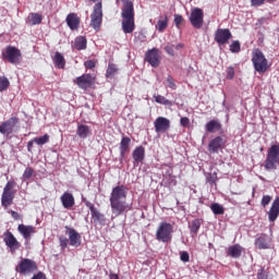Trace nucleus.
<instances>
[{
    "instance_id": "nucleus-33",
    "label": "nucleus",
    "mask_w": 279,
    "mask_h": 279,
    "mask_svg": "<svg viewBox=\"0 0 279 279\" xmlns=\"http://www.w3.org/2000/svg\"><path fill=\"white\" fill-rule=\"evenodd\" d=\"M134 20H122V32L125 34H132L134 32Z\"/></svg>"
},
{
    "instance_id": "nucleus-10",
    "label": "nucleus",
    "mask_w": 279,
    "mask_h": 279,
    "mask_svg": "<svg viewBox=\"0 0 279 279\" xmlns=\"http://www.w3.org/2000/svg\"><path fill=\"white\" fill-rule=\"evenodd\" d=\"M226 148V141L221 136H216L211 138L208 143L207 149L209 154H219Z\"/></svg>"
},
{
    "instance_id": "nucleus-45",
    "label": "nucleus",
    "mask_w": 279,
    "mask_h": 279,
    "mask_svg": "<svg viewBox=\"0 0 279 279\" xmlns=\"http://www.w3.org/2000/svg\"><path fill=\"white\" fill-rule=\"evenodd\" d=\"M230 51L231 53H239V51H241V43H239V40L233 41L230 45Z\"/></svg>"
},
{
    "instance_id": "nucleus-62",
    "label": "nucleus",
    "mask_w": 279,
    "mask_h": 279,
    "mask_svg": "<svg viewBox=\"0 0 279 279\" xmlns=\"http://www.w3.org/2000/svg\"><path fill=\"white\" fill-rule=\"evenodd\" d=\"M222 106H226V100H223Z\"/></svg>"
},
{
    "instance_id": "nucleus-31",
    "label": "nucleus",
    "mask_w": 279,
    "mask_h": 279,
    "mask_svg": "<svg viewBox=\"0 0 279 279\" xmlns=\"http://www.w3.org/2000/svg\"><path fill=\"white\" fill-rule=\"evenodd\" d=\"M76 134L80 138H88V136H90V126L86 124H78Z\"/></svg>"
},
{
    "instance_id": "nucleus-19",
    "label": "nucleus",
    "mask_w": 279,
    "mask_h": 279,
    "mask_svg": "<svg viewBox=\"0 0 279 279\" xmlns=\"http://www.w3.org/2000/svg\"><path fill=\"white\" fill-rule=\"evenodd\" d=\"M60 202L66 210H71L73 206H75V196L71 194V192H64L61 197Z\"/></svg>"
},
{
    "instance_id": "nucleus-57",
    "label": "nucleus",
    "mask_w": 279,
    "mask_h": 279,
    "mask_svg": "<svg viewBox=\"0 0 279 279\" xmlns=\"http://www.w3.org/2000/svg\"><path fill=\"white\" fill-rule=\"evenodd\" d=\"M267 0H251V4L255 8L263 5Z\"/></svg>"
},
{
    "instance_id": "nucleus-44",
    "label": "nucleus",
    "mask_w": 279,
    "mask_h": 279,
    "mask_svg": "<svg viewBox=\"0 0 279 279\" xmlns=\"http://www.w3.org/2000/svg\"><path fill=\"white\" fill-rule=\"evenodd\" d=\"M34 141L36 145H47L49 143V135L45 134L40 137H34Z\"/></svg>"
},
{
    "instance_id": "nucleus-35",
    "label": "nucleus",
    "mask_w": 279,
    "mask_h": 279,
    "mask_svg": "<svg viewBox=\"0 0 279 279\" xmlns=\"http://www.w3.org/2000/svg\"><path fill=\"white\" fill-rule=\"evenodd\" d=\"M86 45H87V41H86V37L84 36L76 37L74 40V47L75 49H77V51H82L86 49Z\"/></svg>"
},
{
    "instance_id": "nucleus-61",
    "label": "nucleus",
    "mask_w": 279,
    "mask_h": 279,
    "mask_svg": "<svg viewBox=\"0 0 279 279\" xmlns=\"http://www.w3.org/2000/svg\"><path fill=\"white\" fill-rule=\"evenodd\" d=\"M89 1H93V3H97V1H101V0H89Z\"/></svg>"
},
{
    "instance_id": "nucleus-49",
    "label": "nucleus",
    "mask_w": 279,
    "mask_h": 279,
    "mask_svg": "<svg viewBox=\"0 0 279 279\" xmlns=\"http://www.w3.org/2000/svg\"><path fill=\"white\" fill-rule=\"evenodd\" d=\"M184 23V17L180 14H174V25L178 29H180V25Z\"/></svg>"
},
{
    "instance_id": "nucleus-9",
    "label": "nucleus",
    "mask_w": 279,
    "mask_h": 279,
    "mask_svg": "<svg viewBox=\"0 0 279 279\" xmlns=\"http://www.w3.org/2000/svg\"><path fill=\"white\" fill-rule=\"evenodd\" d=\"M190 23L194 29H202V27H204V10L201 8L192 9Z\"/></svg>"
},
{
    "instance_id": "nucleus-14",
    "label": "nucleus",
    "mask_w": 279,
    "mask_h": 279,
    "mask_svg": "<svg viewBox=\"0 0 279 279\" xmlns=\"http://www.w3.org/2000/svg\"><path fill=\"white\" fill-rule=\"evenodd\" d=\"M255 247H257V250H270L271 247V236L262 233V234H257L255 238Z\"/></svg>"
},
{
    "instance_id": "nucleus-4",
    "label": "nucleus",
    "mask_w": 279,
    "mask_h": 279,
    "mask_svg": "<svg viewBox=\"0 0 279 279\" xmlns=\"http://www.w3.org/2000/svg\"><path fill=\"white\" fill-rule=\"evenodd\" d=\"M173 236V225L169 222H161L156 231L157 241L161 243H169Z\"/></svg>"
},
{
    "instance_id": "nucleus-50",
    "label": "nucleus",
    "mask_w": 279,
    "mask_h": 279,
    "mask_svg": "<svg viewBox=\"0 0 279 279\" xmlns=\"http://www.w3.org/2000/svg\"><path fill=\"white\" fill-rule=\"evenodd\" d=\"M226 74H227V80H234V75H235L234 68L232 66L227 68Z\"/></svg>"
},
{
    "instance_id": "nucleus-46",
    "label": "nucleus",
    "mask_w": 279,
    "mask_h": 279,
    "mask_svg": "<svg viewBox=\"0 0 279 279\" xmlns=\"http://www.w3.org/2000/svg\"><path fill=\"white\" fill-rule=\"evenodd\" d=\"M162 175L163 178H168L169 175H173V168L168 165L162 166Z\"/></svg>"
},
{
    "instance_id": "nucleus-32",
    "label": "nucleus",
    "mask_w": 279,
    "mask_h": 279,
    "mask_svg": "<svg viewBox=\"0 0 279 279\" xmlns=\"http://www.w3.org/2000/svg\"><path fill=\"white\" fill-rule=\"evenodd\" d=\"M180 49H184V44H178V45L167 44L165 47L166 53L172 57L175 56V50L180 51Z\"/></svg>"
},
{
    "instance_id": "nucleus-59",
    "label": "nucleus",
    "mask_w": 279,
    "mask_h": 279,
    "mask_svg": "<svg viewBox=\"0 0 279 279\" xmlns=\"http://www.w3.org/2000/svg\"><path fill=\"white\" fill-rule=\"evenodd\" d=\"M34 143H36V142L34 141V138L31 140V141L27 143V151H32V148L34 147Z\"/></svg>"
},
{
    "instance_id": "nucleus-8",
    "label": "nucleus",
    "mask_w": 279,
    "mask_h": 279,
    "mask_svg": "<svg viewBox=\"0 0 279 279\" xmlns=\"http://www.w3.org/2000/svg\"><path fill=\"white\" fill-rule=\"evenodd\" d=\"M36 269H38V265H36V262L29 258H23L16 266L15 271H17V274L26 276V274H34Z\"/></svg>"
},
{
    "instance_id": "nucleus-23",
    "label": "nucleus",
    "mask_w": 279,
    "mask_h": 279,
    "mask_svg": "<svg viewBox=\"0 0 279 279\" xmlns=\"http://www.w3.org/2000/svg\"><path fill=\"white\" fill-rule=\"evenodd\" d=\"M279 215V197H277L270 207V210L268 211V220L274 222L276 219H278Z\"/></svg>"
},
{
    "instance_id": "nucleus-3",
    "label": "nucleus",
    "mask_w": 279,
    "mask_h": 279,
    "mask_svg": "<svg viewBox=\"0 0 279 279\" xmlns=\"http://www.w3.org/2000/svg\"><path fill=\"white\" fill-rule=\"evenodd\" d=\"M14 186L16 183L14 181H8L5 186L3 187L2 195H1V206L4 210H8L12 204H14V197L16 192L14 191Z\"/></svg>"
},
{
    "instance_id": "nucleus-29",
    "label": "nucleus",
    "mask_w": 279,
    "mask_h": 279,
    "mask_svg": "<svg viewBox=\"0 0 279 279\" xmlns=\"http://www.w3.org/2000/svg\"><path fill=\"white\" fill-rule=\"evenodd\" d=\"M133 160L134 162H143V160H145V147L137 146L133 150Z\"/></svg>"
},
{
    "instance_id": "nucleus-41",
    "label": "nucleus",
    "mask_w": 279,
    "mask_h": 279,
    "mask_svg": "<svg viewBox=\"0 0 279 279\" xmlns=\"http://www.w3.org/2000/svg\"><path fill=\"white\" fill-rule=\"evenodd\" d=\"M162 183L165 186H175L178 184V181L175 180V175L170 174L169 177H165L162 179Z\"/></svg>"
},
{
    "instance_id": "nucleus-6",
    "label": "nucleus",
    "mask_w": 279,
    "mask_h": 279,
    "mask_svg": "<svg viewBox=\"0 0 279 279\" xmlns=\"http://www.w3.org/2000/svg\"><path fill=\"white\" fill-rule=\"evenodd\" d=\"M90 19V27H93V29H95L96 32H99V29H101V21L104 20V10L101 2H97L94 5Z\"/></svg>"
},
{
    "instance_id": "nucleus-39",
    "label": "nucleus",
    "mask_w": 279,
    "mask_h": 279,
    "mask_svg": "<svg viewBox=\"0 0 279 279\" xmlns=\"http://www.w3.org/2000/svg\"><path fill=\"white\" fill-rule=\"evenodd\" d=\"M156 104H160L161 106H173V102L171 100L167 99L162 95L154 96Z\"/></svg>"
},
{
    "instance_id": "nucleus-48",
    "label": "nucleus",
    "mask_w": 279,
    "mask_h": 279,
    "mask_svg": "<svg viewBox=\"0 0 279 279\" xmlns=\"http://www.w3.org/2000/svg\"><path fill=\"white\" fill-rule=\"evenodd\" d=\"M7 213L11 215L12 219H14L15 221H21V219H23V216H21V214H19L17 211L8 209Z\"/></svg>"
},
{
    "instance_id": "nucleus-54",
    "label": "nucleus",
    "mask_w": 279,
    "mask_h": 279,
    "mask_svg": "<svg viewBox=\"0 0 279 279\" xmlns=\"http://www.w3.org/2000/svg\"><path fill=\"white\" fill-rule=\"evenodd\" d=\"M83 202H84L85 206L87 208H89L90 214L94 213L95 210H97V208L95 207V205L93 203H90V201H86V198H83Z\"/></svg>"
},
{
    "instance_id": "nucleus-37",
    "label": "nucleus",
    "mask_w": 279,
    "mask_h": 279,
    "mask_svg": "<svg viewBox=\"0 0 279 279\" xmlns=\"http://www.w3.org/2000/svg\"><path fill=\"white\" fill-rule=\"evenodd\" d=\"M166 88H170V90H178V85L175 84V78L173 76L168 75L165 81Z\"/></svg>"
},
{
    "instance_id": "nucleus-51",
    "label": "nucleus",
    "mask_w": 279,
    "mask_h": 279,
    "mask_svg": "<svg viewBox=\"0 0 279 279\" xmlns=\"http://www.w3.org/2000/svg\"><path fill=\"white\" fill-rule=\"evenodd\" d=\"M180 258L182 263H189L191 260V256L189 255V252L183 251L180 253Z\"/></svg>"
},
{
    "instance_id": "nucleus-58",
    "label": "nucleus",
    "mask_w": 279,
    "mask_h": 279,
    "mask_svg": "<svg viewBox=\"0 0 279 279\" xmlns=\"http://www.w3.org/2000/svg\"><path fill=\"white\" fill-rule=\"evenodd\" d=\"M32 279H47V276L43 271H39L36 275H34Z\"/></svg>"
},
{
    "instance_id": "nucleus-24",
    "label": "nucleus",
    "mask_w": 279,
    "mask_h": 279,
    "mask_svg": "<svg viewBox=\"0 0 279 279\" xmlns=\"http://www.w3.org/2000/svg\"><path fill=\"white\" fill-rule=\"evenodd\" d=\"M132 143V138L124 136L120 142V157L125 158V154L130 151V144Z\"/></svg>"
},
{
    "instance_id": "nucleus-16",
    "label": "nucleus",
    "mask_w": 279,
    "mask_h": 279,
    "mask_svg": "<svg viewBox=\"0 0 279 279\" xmlns=\"http://www.w3.org/2000/svg\"><path fill=\"white\" fill-rule=\"evenodd\" d=\"M155 131L157 134L168 132V130L171 128V121L165 117H158L155 122Z\"/></svg>"
},
{
    "instance_id": "nucleus-5",
    "label": "nucleus",
    "mask_w": 279,
    "mask_h": 279,
    "mask_svg": "<svg viewBox=\"0 0 279 279\" xmlns=\"http://www.w3.org/2000/svg\"><path fill=\"white\" fill-rule=\"evenodd\" d=\"M21 58V50L14 46H7L5 49L2 50V60L10 62V64H20Z\"/></svg>"
},
{
    "instance_id": "nucleus-7",
    "label": "nucleus",
    "mask_w": 279,
    "mask_h": 279,
    "mask_svg": "<svg viewBox=\"0 0 279 279\" xmlns=\"http://www.w3.org/2000/svg\"><path fill=\"white\" fill-rule=\"evenodd\" d=\"M252 62L257 73H265L268 69L267 58H265V54L259 49L253 52Z\"/></svg>"
},
{
    "instance_id": "nucleus-42",
    "label": "nucleus",
    "mask_w": 279,
    "mask_h": 279,
    "mask_svg": "<svg viewBox=\"0 0 279 279\" xmlns=\"http://www.w3.org/2000/svg\"><path fill=\"white\" fill-rule=\"evenodd\" d=\"M210 210L214 213V215H223V213H226V210L219 203L211 204Z\"/></svg>"
},
{
    "instance_id": "nucleus-1",
    "label": "nucleus",
    "mask_w": 279,
    "mask_h": 279,
    "mask_svg": "<svg viewBox=\"0 0 279 279\" xmlns=\"http://www.w3.org/2000/svg\"><path fill=\"white\" fill-rule=\"evenodd\" d=\"M128 186L117 185L112 189L109 202L111 206L112 215L120 217V215H125L132 210V204H129L128 201Z\"/></svg>"
},
{
    "instance_id": "nucleus-55",
    "label": "nucleus",
    "mask_w": 279,
    "mask_h": 279,
    "mask_svg": "<svg viewBox=\"0 0 279 279\" xmlns=\"http://www.w3.org/2000/svg\"><path fill=\"white\" fill-rule=\"evenodd\" d=\"M270 202H271V196H269V195L263 196L262 206H264V208H265L266 206H269Z\"/></svg>"
},
{
    "instance_id": "nucleus-13",
    "label": "nucleus",
    "mask_w": 279,
    "mask_h": 279,
    "mask_svg": "<svg viewBox=\"0 0 279 279\" xmlns=\"http://www.w3.org/2000/svg\"><path fill=\"white\" fill-rule=\"evenodd\" d=\"M19 123V118L12 117L9 120L4 121L2 124H0V134H3L4 136H10L12 132H14V128H16V124Z\"/></svg>"
},
{
    "instance_id": "nucleus-21",
    "label": "nucleus",
    "mask_w": 279,
    "mask_h": 279,
    "mask_svg": "<svg viewBox=\"0 0 279 279\" xmlns=\"http://www.w3.org/2000/svg\"><path fill=\"white\" fill-rule=\"evenodd\" d=\"M245 248L241 244H233L227 248V256L230 258H241Z\"/></svg>"
},
{
    "instance_id": "nucleus-17",
    "label": "nucleus",
    "mask_w": 279,
    "mask_h": 279,
    "mask_svg": "<svg viewBox=\"0 0 279 279\" xmlns=\"http://www.w3.org/2000/svg\"><path fill=\"white\" fill-rule=\"evenodd\" d=\"M65 230L70 239V245H72V247H80V245H82V235L73 228L65 227Z\"/></svg>"
},
{
    "instance_id": "nucleus-25",
    "label": "nucleus",
    "mask_w": 279,
    "mask_h": 279,
    "mask_svg": "<svg viewBox=\"0 0 279 279\" xmlns=\"http://www.w3.org/2000/svg\"><path fill=\"white\" fill-rule=\"evenodd\" d=\"M43 23V15L39 13H29L26 17V25H40Z\"/></svg>"
},
{
    "instance_id": "nucleus-18",
    "label": "nucleus",
    "mask_w": 279,
    "mask_h": 279,
    "mask_svg": "<svg viewBox=\"0 0 279 279\" xmlns=\"http://www.w3.org/2000/svg\"><path fill=\"white\" fill-rule=\"evenodd\" d=\"M121 17L123 20H134V3L130 0L123 2Z\"/></svg>"
},
{
    "instance_id": "nucleus-47",
    "label": "nucleus",
    "mask_w": 279,
    "mask_h": 279,
    "mask_svg": "<svg viewBox=\"0 0 279 279\" xmlns=\"http://www.w3.org/2000/svg\"><path fill=\"white\" fill-rule=\"evenodd\" d=\"M206 182L210 184V186L217 184V172L209 173L206 178Z\"/></svg>"
},
{
    "instance_id": "nucleus-60",
    "label": "nucleus",
    "mask_w": 279,
    "mask_h": 279,
    "mask_svg": "<svg viewBox=\"0 0 279 279\" xmlns=\"http://www.w3.org/2000/svg\"><path fill=\"white\" fill-rule=\"evenodd\" d=\"M109 278H110V279H119V275H117V274H110V275H109Z\"/></svg>"
},
{
    "instance_id": "nucleus-34",
    "label": "nucleus",
    "mask_w": 279,
    "mask_h": 279,
    "mask_svg": "<svg viewBox=\"0 0 279 279\" xmlns=\"http://www.w3.org/2000/svg\"><path fill=\"white\" fill-rule=\"evenodd\" d=\"M167 27H169V17L167 15H165L163 19L158 20L156 29H157V32H160V34H162V32H165V29H167Z\"/></svg>"
},
{
    "instance_id": "nucleus-56",
    "label": "nucleus",
    "mask_w": 279,
    "mask_h": 279,
    "mask_svg": "<svg viewBox=\"0 0 279 279\" xmlns=\"http://www.w3.org/2000/svg\"><path fill=\"white\" fill-rule=\"evenodd\" d=\"M180 123L182 125V128H189L191 120L186 117L181 118Z\"/></svg>"
},
{
    "instance_id": "nucleus-40",
    "label": "nucleus",
    "mask_w": 279,
    "mask_h": 279,
    "mask_svg": "<svg viewBox=\"0 0 279 279\" xmlns=\"http://www.w3.org/2000/svg\"><path fill=\"white\" fill-rule=\"evenodd\" d=\"M35 171L32 167H26L23 174H22V181L27 182V180H32V177L34 175Z\"/></svg>"
},
{
    "instance_id": "nucleus-22",
    "label": "nucleus",
    "mask_w": 279,
    "mask_h": 279,
    "mask_svg": "<svg viewBox=\"0 0 279 279\" xmlns=\"http://www.w3.org/2000/svg\"><path fill=\"white\" fill-rule=\"evenodd\" d=\"M75 82L77 86H80L83 90H86V88H89L90 84H93V75L83 74L82 76L76 77Z\"/></svg>"
},
{
    "instance_id": "nucleus-20",
    "label": "nucleus",
    "mask_w": 279,
    "mask_h": 279,
    "mask_svg": "<svg viewBox=\"0 0 279 279\" xmlns=\"http://www.w3.org/2000/svg\"><path fill=\"white\" fill-rule=\"evenodd\" d=\"M17 231L26 241L32 239V234H36V227L27 225H19Z\"/></svg>"
},
{
    "instance_id": "nucleus-2",
    "label": "nucleus",
    "mask_w": 279,
    "mask_h": 279,
    "mask_svg": "<svg viewBox=\"0 0 279 279\" xmlns=\"http://www.w3.org/2000/svg\"><path fill=\"white\" fill-rule=\"evenodd\" d=\"M279 167V142L271 144L267 149L264 168L266 171H276Z\"/></svg>"
},
{
    "instance_id": "nucleus-27",
    "label": "nucleus",
    "mask_w": 279,
    "mask_h": 279,
    "mask_svg": "<svg viewBox=\"0 0 279 279\" xmlns=\"http://www.w3.org/2000/svg\"><path fill=\"white\" fill-rule=\"evenodd\" d=\"M66 23L70 29H77V27H80V19L75 13H70L66 16Z\"/></svg>"
},
{
    "instance_id": "nucleus-43",
    "label": "nucleus",
    "mask_w": 279,
    "mask_h": 279,
    "mask_svg": "<svg viewBox=\"0 0 279 279\" xmlns=\"http://www.w3.org/2000/svg\"><path fill=\"white\" fill-rule=\"evenodd\" d=\"M10 88V80L5 76H0V93H3Z\"/></svg>"
},
{
    "instance_id": "nucleus-15",
    "label": "nucleus",
    "mask_w": 279,
    "mask_h": 279,
    "mask_svg": "<svg viewBox=\"0 0 279 279\" xmlns=\"http://www.w3.org/2000/svg\"><path fill=\"white\" fill-rule=\"evenodd\" d=\"M232 38V33L228 28H218L215 33V40L218 45H226Z\"/></svg>"
},
{
    "instance_id": "nucleus-28",
    "label": "nucleus",
    "mask_w": 279,
    "mask_h": 279,
    "mask_svg": "<svg viewBox=\"0 0 279 279\" xmlns=\"http://www.w3.org/2000/svg\"><path fill=\"white\" fill-rule=\"evenodd\" d=\"M205 130L210 134H215V132H219V130H221V123L217 120H211L206 123Z\"/></svg>"
},
{
    "instance_id": "nucleus-52",
    "label": "nucleus",
    "mask_w": 279,
    "mask_h": 279,
    "mask_svg": "<svg viewBox=\"0 0 279 279\" xmlns=\"http://www.w3.org/2000/svg\"><path fill=\"white\" fill-rule=\"evenodd\" d=\"M59 241H60L61 248L66 250V247L69 246V239L64 236H60Z\"/></svg>"
},
{
    "instance_id": "nucleus-26",
    "label": "nucleus",
    "mask_w": 279,
    "mask_h": 279,
    "mask_svg": "<svg viewBox=\"0 0 279 279\" xmlns=\"http://www.w3.org/2000/svg\"><path fill=\"white\" fill-rule=\"evenodd\" d=\"M52 62L57 69H64L66 66V60H64L62 52H56L52 57Z\"/></svg>"
},
{
    "instance_id": "nucleus-53",
    "label": "nucleus",
    "mask_w": 279,
    "mask_h": 279,
    "mask_svg": "<svg viewBox=\"0 0 279 279\" xmlns=\"http://www.w3.org/2000/svg\"><path fill=\"white\" fill-rule=\"evenodd\" d=\"M96 64H97V61L95 60H87L84 62L85 69H95Z\"/></svg>"
},
{
    "instance_id": "nucleus-38",
    "label": "nucleus",
    "mask_w": 279,
    "mask_h": 279,
    "mask_svg": "<svg viewBox=\"0 0 279 279\" xmlns=\"http://www.w3.org/2000/svg\"><path fill=\"white\" fill-rule=\"evenodd\" d=\"M118 71L119 69L114 63H109L106 72V77L112 80Z\"/></svg>"
},
{
    "instance_id": "nucleus-11",
    "label": "nucleus",
    "mask_w": 279,
    "mask_h": 279,
    "mask_svg": "<svg viewBox=\"0 0 279 279\" xmlns=\"http://www.w3.org/2000/svg\"><path fill=\"white\" fill-rule=\"evenodd\" d=\"M3 241L7 245V247H9L11 254H15L16 250H19L21 247V243L19 242V240H16L14 234L10 231L4 232Z\"/></svg>"
},
{
    "instance_id": "nucleus-30",
    "label": "nucleus",
    "mask_w": 279,
    "mask_h": 279,
    "mask_svg": "<svg viewBox=\"0 0 279 279\" xmlns=\"http://www.w3.org/2000/svg\"><path fill=\"white\" fill-rule=\"evenodd\" d=\"M90 215L94 223L98 226H106V216L104 214L95 209Z\"/></svg>"
},
{
    "instance_id": "nucleus-36",
    "label": "nucleus",
    "mask_w": 279,
    "mask_h": 279,
    "mask_svg": "<svg viewBox=\"0 0 279 279\" xmlns=\"http://www.w3.org/2000/svg\"><path fill=\"white\" fill-rule=\"evenodd\" d=\"M189 228L192 234H197L199 228H202V221L199 219H194L190 222Z\"/></svg>"
},
{
    "instance_id": "nucleus-12",
    "label": "nucleus",
    "mask_w": 279,
    "mask_h": 279,
    "mask_svg": "<svg viewBox=\"0 0 279 279\" xmlns=\"http://www.w3.org/2000/svg\"><path fill=\"white\" fill-rule=\"evenodd\" d=\"M145 60L153 66V69L160 66V51L158 48L148 50L145 54Z\"/></svg>"
}]
</instances>
